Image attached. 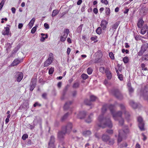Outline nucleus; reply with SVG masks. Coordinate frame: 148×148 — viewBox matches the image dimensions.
Masks as SVG:
<instances>
[{
	"mask_svg": "<svg viewBox=\"0 0 148 148\" xmlns=\"http://www.w3.org/2000/svg\"><path fill=\"white\" fill-rule=\"evenodd\" d=\"M119 106L121 111L116 112L114 109V105H110L109 106L107 104L104 105L102 108V113H104L106 112L107 108H109L114 119L115 121H118V117H121L123 111L125 115V118L128 120L130 115L129 112L125 110V106L122 104H120Z\"/></svg>",
	"mask_w": 148,
	"mask_h": 148,
	"instance_id": "nucleus-1",
	"label": "nucleus"
},
{
	"mask_svg": "<svg viewBox=\"0 0 148 148\" xmlns=\"http://www.w3.org/2000/svg\"><path fill=\"white\" fill-rule=\"evenodd\" d=\"M99 122L97 125L98 127L102 128H105L107 126L111 128L112 126V123L109 118H104L103 114L100 115L98 119Z\"/></svg>",
	"mask_w": 148,
	"mask_h": 148,
	"instance_id": "nucleus-2",
	"label": "nucleus"
},
{
	"mask_svg": "<svg viewBox=\"0 0 148 148\" xmlns=\"http://www.w3.org/2000/svg\"><path fill=\"white\" fill-rule=\"evenodd\" d=\"M72 127V124L71 123H68L65 127H62V131L59 132L58 137L60 139L63 138L66 133H69L71 131Z\"/></svg>",
	"mask_w": 148,
	"mask_h": 148,
	"instance_id": "nucleus-3",
	"label": "nucleus"
},
{
	"mask_svg": "<svg viewBox=\"0 0 148 148\" xmlns=\"http://www.w3.org/2000/svg\"><path fill=\"white\" fill-rule=\"evenodd\" d=\"M129 133V130L127 126H125L123 130H119L118 138V143L121 142L123 139L125 138L127 135Z\"/></svg>",
	"mask_w": 148,
	"mask_h": 148,
	"instance_id": "nucleus-4",
	"label": "nucleus"
},
{
	"mask_svg": "<svg viewBox=\"0 0 148 148\" xmlns=\"http://www.w3.org/2000/svg\"><path fill=\"white\" fill-rule=\"evenodd\" d=\"M14 78L18 82H20L23 77V74L21 72H17L14 73Z\"/></svg>",
	"mask_w": 148,
	"mask_h": 148,
	"instance_id": "nucleus-5",
	"label": "nucleus"
},
{
	"mask_svg": "<svg viewBox=\"0 0 148 148\" xmlns=\"http://www.w3.org/2000/svg\"><path fill=\"white\" fill-rule=\"evenodd\" d=\"M137 121L138 123V127L141 131L144 130V123L143 120L141 116H139L137 118Z\"/></svg>",
	"mask_w": 148,
	"mask_h": 148,
	"instance_id": "nucleus-6",
	"label": "nucleus"
},
{
	"mask_svg": "<svg viewBox=\"0 0 148 148\" xmlns=\"http://www.w3.org/2000/svg\"><path fill=\"white\" fill-rule=\"evenodd\" d=\"M69 33V30L68 29H66L64 30V32L62 34L60 38V40L62 42H64L66 40L68 35Z\"/></svg>",
	"mask_w": 148,
	"mask_h": 148,
	"instance_id": "nucleus-7",
	"label": "nucleus"
},
{
	"mask_svg": "<svg viewBox=\"0 0 148 148\" xmlns=\"http://www.w3.org/2000/svg\"><path fill=\"white\" fill-rule=\"evenodd\" d=\"M112 93L118 99H123L122 95L119 90H114Z\"/></svg>",
	"mask_w": 148,
	"mask_h": 148,
	"instance_id": "nucleus-8",
	"label": "nucleus"
},
{
	"mask_svg": "<svg viewBox=\"0 0 148 148\" xmlns=\"http://www.w3.org/2000/svg\"><path fill=\"white\" fill-rule=\"evenodd\" d=\"M36 79H32L30 85L29 90L31 91H32L35 87Z\"/></svg>",
	"mask_w": 148,
	"mask_h": 148,
	"instance_id": "nucleus-9",
	"label": "nucleus"
},
{
	"mask_svg": "<svg viewBox=\"0 0 148 148\" xmlns=\"http://www.w3.org/2000/svg\"><path fill=\"white\" fill-rule=\"evenodd\" d=\"M86 114V113L85 111H81L77 114V117L79 119H82L84 118Z\"/></svg>",
	"mask_w": 148,
	"mask_h": 148,
	"instance_id": "nucleus-10",
	"label": "nucleus"
},
{
	"mask_svg": "<svg viewBox=\"0 0 148 148\" xmlns=\"http://www.w3.org/2000/svg\"><path fill=\"white\" fill-rule=\"evenodd\" d=\"M108 24V22L105 20H103L101 21L100 25L103 30L106 28Z\"/></svg>",
	"mask_w": 148,
	"mask_h": 148,
	"instance_id": "nucleus-11",
	"label": "nucleus"
},
{
	"mask_svg": "<svg viewBox=\"0 0 148 148\" xmlns=\"http://www.w3.org/2000/svg\"><path fill=\"white\" fill-rule=\"evenodd\" d=\"M105 73L108 79H111L112 77V74L108 70V68L106 69Z\"/></svg>",
	"mask_w": 148,
	"mask_h": 148,
	"instance_id": "nucleus-12",
	"label": "nucleus"
},
{
	"mask_svg": "<svg viewBox=\"0 0 148 148\" xmlns=\"http://www.w3.org/2000/svg\"><path fill=\"white\" fill-rule=\"evenodd\" d=\"M110 137L105 134L103 135L101 138L102 140L105 142H108L109 140Z\"/></svg>",
	"mask_w": 148,
	"mask_h": 148,
	"instance_id": "nucleus-13",
	"label": "nucleus"
},
{
	"mask_svg": "<svg viewBox=\"0 0 148 148\" xmlns=\"http://www.w3.org/2000/svg\"><path fill=\"white\" fill-rule=\"evenodd\" d=\"M22 60H19L18 59H16L12 63L11 65L12 66H16L21 62Z\"/></svg>",
	"mask_w": 148,
	"mask_h": 148,
	"instance_id": "nucleus-14",
	"label": "nucleus"
},
{
	"mask_svg": "<svg viewBox=\"0 0 148 148\" xmlns=\"http://www.w3.org/2000/svg\"><path fill=\"white\" fill-rule=\"evenodd\" d=\"M93 116V114L92 113L90 114L88 117L86 119V122L87 123H91L92 121Z\"/></svg>",
	"mask_w": 148,
	"mask_h": 148,
	"instance_id": "nucleus-15",
	"label": "nucleus"
},
{
	"mask_svg": "<svg viewBox=\"0 0 148 148\" xmlns=\"http://www.w3.org/2000/svg\"><path fill=\"white\" fill-rule=\"evenodd\" d=\"M4 29L5 30L2 32V34L4 35H8L10 31L9 28L8 27H5Z\"/></svg>",
	"mask_w": 148,
	"mask_h": 148,
	"instance_id": "nucleus-16",
	"label": "nucleus"
},
{
	"mask_svg": "<svg viewBox=\"0 0 148 148\" xmlns=\"http://www.w3.org/2000/svg\"><path fill=\"white\" fill-rule=\"evenodd\" d=\"M144 21L142 19H140L137 23V26L138 28H141L143 25Z\"/></svg>",
	"mask_w": 148,
	"mask_h": 148,
	"instance_id": "nucleus-17",
	"label": "nucleus"
},
{
	"mask_svg": "<svg viewBox=\"0 0 148 148\" xmlns=\"http://www.w3.org/2000/svg\"><path fill=\"white\" fill-rule=\"evenodd\" d=\"M53 61L47 59L44 62V66L46 67L50 65L52 62Z\"/></svg>",
	"mask_w": 148,
	"mask_h": 148,
	"instance_id": "nucleus-18",
	"label": "nucleus"
},
{
	"mask_svg": "<svg viewBox=\"0 0 148 148\" xmlns=\"http://www.w3.org/2000/svg\"><path fill=\"white\" fill-rule=\"evenodd\" d=\"M35 21V18H33L28 24V26L29 28L30 29L32 27Z\"/></svg>",
	"mask_w": 148,
	"mask_h": 148,
	"instance_id": "nucleus-19",
	"label": "nucleus"
},
{
	"mask_svg": "<svg viewBox=\"0 0 148 148\" xmlns=\"http://www.w3.org/2000/svg\"><path fill=\"white\" fill-rule=\"evenodd\" d=\"M41 35L42 36L40 39V41L41 42H44L45 39L47 38L48 37V36L47 34L45 35L43 33H41Z\"/></svg>",
	"mask_w": 148,
	"mask_h": 148,
	"instance_id": "nucleus-20",
	"label": "nucleus"
},
{
	"mask_svg": "<svg viewBox=\"0 0 148 148\" xmlns=\"http://www.w3.org/2000/svg\"><path fill=\"white\" fill-rule=\"evenodd\" d=\"M130 104L134 108H136L137 106V104L132 100L130 101Z\"/></svg>",
	"mask_w": 148,
	"mask_h": 148,
	"instance_id": "nucleus-21",
	"label": "nucleus"
},
{
	"mask_svg": "<svg viewBox=\"0 0 148 148\" xmlns=\"http://www.w3.org/2000/svg\"><path fill=\"white\" fill-rule=\"evenodd\" d=\"M91 134V132L89 130L84 131L82 133L83 135L85 136H88L90 135Z\"/></svg>",
	"mask_w": 148,
	"mask_h": 148,
	"instance_id": "nucleus-22",
	"label": "nucleus"
},
{
	"mask_svg": "<svg viewBox=\"0 0 148 148\" xmlns=\"http://www.w3.org/2000/svg\"><path fill=\"white\" fill-rule=\"evenodd\" d=\"M54 136H52L50 137V139L49 142V145H54Z\"/></svg>",
	"mask_w": 148,
	"mask_h": 148,
	"instance_id": "nucleus-23",
	"label": "nucleus"
},
{
	"mask_svg": "<svg viewBox=\"0 0 148 148\" xmlns=\"http://www.w3.org/2000/svg\"><path fill=\"white\" fill-rule=\"evenodd\" d=\"M71 103L72 102L71 101H69L66 103L64 106V109H67L69 107V105L71 104Z\"/></svg>",
	"mask_w": 148,
	"mask_h": 148,
	"instance_id": "nucleus-24",
	"label": "nucleus"
},
{
	"mask_svg": "<svg viewBox=\"0 0 148 148\" xmlns=\"http://www.w3.org/2000/svg\"><path fill=\"white\" fill-rule=\"evenodd\" d=\"M107 143L110 145H112L114 143V140L113 139H110L109 137V140Z\"/></svg>",
	"mask_w": 148,
	"mask_h": 148,
	"instance_id": "nucleus-25",
	"label": "nucleus"
},
{
	"mask_svg": "<svg viewBox=\"0 0 148 148\" xmlns=\"http://www.w3.org/2000/svg\"><path fill=\"white\" fill-rule=\"evenodd\" d=\"M96 32L98 34H100L102 32L101 27H98L96 30Z\"/></svg>",
	"mask_w": 148,
	"mask_h": 148,
	"instance_id": "nucleus-26",
	"label": "nucleus"
},
{
	"mask_svg": "<svg viewBox=\"0 0 148 148\" xmlns=\"http://www.w3.org/2000/svg\"><path fill=\"white\" fill-rule=\"evenodd\" d=\"M118 24L117 23H115L112 26V28L113 31H115L116 29L118 26Z\"/></svg>",
	"mask_w": 148,
	"mask_h": 148,
	"instance_id": "nucleus-27",
	"label": "nucleus"
},
{
	"mask_svg": "<svg viewBox=\"0 0 148 148\" xmlns=\"http://www.w3.org/2000/svg\"><path fill=\"white\" fill-rule=\"evenodd\" d=\"M58 13L59 12L58 10H54L53 11L52 16L53 17L58 14Z\"/></svg>",
	"mask_w": 148,
	"mask_h": 148,
	"instance_id": "nucleus-28",
	"label": "nucleus"
},
{
	"mask_svg": "<svg viewBox=\"0 0 148 148\" xmlns=\"http://www.w3.org/2000/svg\"><path fill=\"white\" fill-rule=\"evenodd\" d=\"M33 125H31L29 124H28L27 125L28 127L30 129H32L35 126V125L34 124V121H33Z\"/></svg>",
	"mask_w": 148,
	"mask_h": 148,
	"instance_id": "nucleus-29",
	"label": "nucleus"
},
{
	"mask_svg": "<svg viewBox=\"0 0 148 148\" xmlns=\"http://www.w3.org/2000/svg\"><path fill=\"white\" fill-rule=\"evenodd\" d=\"M147 47L146 45H144L142 46L141 49L140 50L141 51H142L144 53L145 52V51L147 49Z\"/></svg>",
	"mask_w": 148,
	"mask_h": 148,
	"instance_id": "nucleus-30",
	"label": "nucleus"
},
{
	"mask_svg": "<svg viewBox=\"0 0 148 148\" xmlns=\"http://www.w3.org/2000/svg\"><path fill=\"white\" fill-rule=\"evenodd\" d=\"M83 26V25H81L78 27L77 29V32L78 33H80L81 32Z\"/></svg>",
	"mask_w": 148,
	"mask_h": 148,
	"instance_id": "nucleus-31",
	"label": "nucleus"
},
{
	"mask_svg": "<svg viewBox=\"0 0 148 148\" xmlns=\"http://www.w3.org/2000/svg\"><path fill=\"white\" fill-rule=\"evenodd\" d=\"M105 68L104 67L101 66L99 68V71L100 72L104 73L105 72Z\"/></svg>",
	"mask_w": 148,
	"mask_h": 148,
	"instance_id": "nucleus-32",
	"label": "nucleus"
},
{
	"mask_svg": "<svg viewBox=\"0 0 148 148\" xmlns=\"http://www.w3.org/2000/svg\"><path fill=\"white\" fill-rule=\"evenodd\" d=\"M142 60H148V54L144 55L143 56L142 58Z\"/></svg>",
	"mask_w": 148,
	"mask_h": 148,
	"instance_id": "nucleus-33",
	"label": "nucleus"
},
{
	"mask_svg": "<svg viewBox=\"0 0 148 148\" xmlns=\"http://www.w3.org/2000/svg\"><path fill=\"white\" fill-rule=\"evenodd\" d=\"M129 59L128 57H125L123 58V61L124 63H127L128 62Z\"/></svg>",
	"mask_w": 148,
	"mask_h": 148,
	"instance_id": "nucleus-34",
	"label": "nucleus"
},
{
	"mask_svg": "<svg viewBox=\"0 0 148 148\" xmlns=\"http://www.w3.org/2000/svg\"><path fill=\"white\" fill-rule=\"evenodd\" d=\"M110 9L109 8H106L105 9V13L106 15H109L110 14Z\"/></svg>",
	"mask_w": 148,
	"mask_h": 148,
	"instance_id": "nucleus-35",
	"label": "nucleus"
},
{
	"mask_svg": "<svg viewBox=\"0 0 148 148\" xmlns=\"http://www.w3.org/2000/svg\"><path fill=\"white\" fill-rule=\"evenodd\" d=\"M81 77L84 79H86L87 78L88 76L86 74H83L82 75Z\"/></svg>",
	"mask_w": 148,
	"mask_h": 148,
	"instance_id": "nucleus-36",
	"label": "nucleus"
},
{
	"mask_svg": "<svg viewBox=\"0 0 148 148\" xmlns=\"http://www.w3.org/2000/svg\"><path fill=\"white\" fill-rule=\"evenodd\" d=\"M48 59L52 61L53 60V55L52 53H50L49 55Z\"/></svg>",
	"mask_w": 148,
	"mask_h": 148,
	"instance_id": "nucleus-37",
	"label": "nucleus"
},
{
	"mask_svg": "<svg viewBox=\"0 0 148 148\" xmlns=\"http://www.w3.org/2000/svg\"><path fill=\"white\" fill-rule=\"evenodd\" d=\"M37 27L38 26H35L34 27L31 29V33L32 34H34L36 31Z\"/></svg>",
	"mask_w": 148,
	"mask_h": 148,
	"instance_id": "nucleus-38",
	"label": "nucleus"
},
{
	"mask_svg": "<svg viewBox=\"0 0 148 148\" xmlns=\"http://www.w3.org/2000/svg\"><path fill=\"white\" fill-rule=\"evenodd\" d=\"M92 69L91 68H88L87 69V73L89 75H90L92 74Z\"/></svg>",
	"mask_w": 148,
	"mask_h": 148,
	"instance_id": "nucleus-39",
	"label": "nucleus"
},
{
	"mask_svg": "<svg viewBox=\"0 0 148 148\" xmlns=\"http://www.w3.org/2000/svg\"><path fill=\"white\" fill-rule=\"evenodd\" d=\"M90 100L91 101H94L97 98L94 95H91L90 97Z\"/></svg>",
	"mask_w": 148,
	"mask_h": 148,
	"instance_id": "nucleus-40",
	"label": "nucleus"
},
{
	"mask_svg": "<svg viewBox=\"0 0 148 148\" xmlns=\"http://www.w3.org/2000/svg\"><path fill=\"white\" fill-rule=\"evenodd\" d=\"M69 115V113H67L64 115L61 118V120L63 121L66 119Z\"/></svg>",
	"mask_w": 148,
	"mask_h": 148,
	"instance_id": "nucleus-41",
	"label": "nucleus"
},
{
	"mask_svg": "<svg viewBox=\"0 0 148 148\" xmlns=\"http://www.w3.org/2000/svg\"><path fill=\"white\" fill-rule=\"evenodd\" d=\"M5 3V1L2 0L1 1L0 3V11L1 10L3 5Z\"/></svg>",
	"mask_w": 148,
	"mask_h": 148,
	"instance_id": "nucleus-42",
	"label": "nucleus"
},
{
	"mask_svg": "<svg viewBox=\"0 0 148 148\" xmlns=\"http://www.w3.org/2000/svg\"><path fill=\"white\" fill-rule=\"evenodd\" d=\"M54 71V68H51L49 69V73L50 75L52 74Z\"/></svg>",
	"mask_w": 148,
	"mask_h": 148,
	"instance_id": "nucleus-43",
	"label": "nucleus"
},
{
	"mask_svg": "<svg viewBox=\"0 0 148 148\" xmlns=\"http://www.w3.org/2000/svg\"><path fill=\"white\" fill-rule=\"evenodd\" d=\"M109 56L110 58L112 60L114 59V56L113 53L112 52H110L109 53Z\"/></svg>",
	"mask_w": 148,
	"mask_h": 148,
	"instance_id": "nucleus-44",
	"label": "nucleus"
},
{
	"mask_svg": "<svg viewBox=\"0 0 148 148\" xmlns=\"http://www.w3.org/2000/svg\"><path fill=\"white\" fill-rule=\"evenodd\" d=\"M119 123L120 125H122L124 123V120L122 118H121V119L119 120Z\"/></svg>",
	"mask_w": 148,
	"mask_h": 148,
	"instance_id": "nucleus-45",
	"label": "nucleus"
},
{
	"mask_svg": "<svg viewBox=\"0 0 148 148\" xmlns=\"http://www.w3.org/2000/svg\"><path fill=\"white\" fill-rule=\"evenodd\" d=\"M28 137V136L27 134H25L24 135H23L22 136V139L25 140L26 138H27Z\"/></svg>",
	"mask_w": 148,
	"mask_h": 148,
	"instance_id": "nucleus-46",
	"label": "nucleus"
},
{
	"mask_svg": "<svg viewBox=\"0 0 148 148\" xmlns=\"http://www.w3.org/2000/svg\"><path fill=\"white\" fill-rule=\"evenodd\" d=\"M141 38L142 37L140 36L139 35H137L135 37V39L137 40H140L141 39Z\"/></svg>",
	"mask_w": 148,
	"mask_h": 148,
	"instance_id": "nucleus-47",
	"label": "nucleus"
},
{
	"mask_svg": "<svg viewBox=\"0 0 148 148\" xmlns=\"http://www.w3.org/2000/svg\"><path fill=\"white\" fill-rule=\"evenodd\" d=\"M128 89L130 94L131 93H132L134 92V89L132 87H129Z\"/></svg>",
	"mask_w": 148,
	"mask_h": 148,
	"instance_id": "nucleus-48",
	"label": "nucleus"
},
{
	"mask_svg": "<svg viewBox=\"0 0 148 148\" xmlns=\"http://www.w3.org/2000/svg\"><path fill=\"white\" fill-rule=\"evenodd\" d=\"M79 85L78 83H75L73 85V87L74 88H77L79 87Z\"/></svg>",
	"mask_w": 148,
	"mask_h": 148,
	"instance_id": "nucleus-49",
	"label": "nucleus"
},
{
	"mask_svg": "<svg viewBox=\"0 0 148 148\" xmlns=\"http://www.w3.org/2000/svg\"><path fill=\"white\" fill-rule=\"evenodd\" d=\"M24 108H28V104L27 102H25L23 103V106Z\"/></svg>",
	"mask_w": 148,
	"mask_h": 148,
	"instance_id": "nucleus-50",
	"label": "nucleus"
},
{
	"mask_svg": "<svg viewBox=\"0 0 148 148\" xmlns=\"http://www.w3.org/2000/svg\"><path fill=\"white\" fill-rule=\"evenodd\" d=\"M44 26L46 29H48L49 28V24H47V23H45L44 24Z\"/></svg>",
	"mask_w": 148,
	"mask_h": 148,
	"instance_id": "nucleus-51",
	"label": "nucleus"
},
{
	"mask_svg": "<svg viewBox=\"0 0 148 148\" xmlns=\"http://www.w3.org/2000/svg\"><path fill=\"white\" fill-rule=\"evenodd\" d=\"M85 103L87 105H90L91 104V102L88 100H85Z\"/></svg>",
	"mask_w": 148,
	"mask_h": 148,
	"instance_id": "nucleus-52",
	"label": "nucleus"
},
{
	"mask_svg": "<svg viewBox=\"0 0 148 148\" xmlns=\"http://www.w3.org/2000/svg\"><path fill=\"white\" fill-rule=\"evenodd\" d=\"M101 2L106 5H107L108 3L107 0H101Z\"/></svg>",
	"mask_w": 148,
	"mask_h": 148,
	"instance_id": "nucleus-53",
	"label": "nucleus"
},
{
	"mask_svg": "<svg viewBox=\"0 0 148 148\" xmlns=\"http://www.w3.org/2000/svg\"><path fill=\"white\" fill-rule=\"evenodd\" d=\"M127 146V145L126 143H125L121 145H120V148H122L123 147H125Z\"/></svg>",
	"mask_w": 148,
	"mask_h": 148,
	"instance_id": "nucleus-54",
	"label": "nucleus"
},
{
	"mask_svg": "<svg viewBox=\"0 0 148 148\" xmlns=\"http://www.w3.org/2000/svg\"><path fill=\"white\" fill-rule=\"evenodd\" d=\"M106 132L109 134H112L113 133V131L112 130H108Z\"/></svg>",
	"mask_w": 148,
	"mask_h": 148,
	"instance_id": "nucleus-55",
	"label": "nucleus"
},
{
	"mask_svg": "<svg viewBox=\"0 0 148 148\" xmlns=\"http://www.w3.org/2000/svg\"><path fill=\"white\" fill-rule=\"evenodd\" d=\"M141 33L143 35L146 32V31L144 30L143 29H141Z\"/></svg>",
	"mask_w": 148,
	"mask_h": 148,
	"instance_id": "nucleus-56",
	"label": "nucleus"
},
{
	"mask_svg": "<svg viewBox=\"0 0 148 148\" xmlns=\"http://www.w3.org/2000/svg\"><path fill=\"white\" fill-rule=\"evenodd\" d=\"M118 78L120 80H123V77L122 75H118Z\"/></svg>",
	"mask_w": 148,
	"mask_h": 148,
	"instance_id": "nucleus-57",
	"label": "nucleus"
},
{
	"mask_svg": "<svg viewBox=\"0 0 148 148\" xmlns=\"http://www.w3.org/2000/svg\"><path fill=\"white\" fill-rule=\"evenodd\" d=\"M144 52L141 51L140 50L139 52L138 53V55L139 56H141L143 55Z\"/></svg>",
	"mask_w": 148,
	"mask_h": 148,
	"instance_id": "nucleus-58",
	"label": "nucleus"
},
{
	"mask_svg": "<svg viewBox=\"0 0 148 148\" xmlns=\"http://www.w3.org/2000/svg\"><path fill=\"white\" fill-rule=\"evenodd\" d=\"M16 9L14 7L12 8H11V10L12 11V12L13 14L15 13V12H16Z\"/></svg>",
	"mask_w": 148,
	"mask_h": 148,
	"instance_id": "nucleus-59",
	"label": "nucleus"
},
{
	"mask_svg": "<svg viewBox=\"0 0 148 148\" xmlns=\"http://www.w3.org/2000/svg\"><path fill=\"white\" fill-rule=\"evenodd\" d=\"M93 11L95 14H97L98 13V10L97 8H94Z\"/></svg>",
	"mask_w": 148,
	"mask_h": 148,
	"instance_id": "nucleus-60",
	"label": "nucleus"
},
{
	"mask_svg": "<svg viewBox=\"0 0 148 148\" xmlns=\"http://www.w3.org/2000/svg\"><path fill=\"white\" fill-rule=\"evenodd\" d=\"M23 26V24L22 23H19L18 25V28L19 29H21Z\"/></svg>",
	"mask_w": 148,
	"mask_h": 148,
	"instance_id": "nucleus-61",
	"label": "nucleus"
},
{
	"mask_svg": "<svg viewBox=\"0 0 148 148\" xmlns=\"http://www.w3.org/2000/svg\"><path fill=\"white\" fill-rule=\"evenodd\" d=\"M71 51V49L69 48L68 47L67 49V53L68 55H69L70 53V52Z\"/></svg>",
	"mask_w": 148,
	"mask_h": 148,
	"instance_id": "nucleus-62",
	"label": "nucleus"
},
{
	"mask_svg": "<svg viewBox=\"0 0 148 148\" xmlns=\"http://www.w3.org/2000/svg\"><path fill=\"white\" fill-rule=\"evenodd\" d=\"M136 148H140V145L138 143H137L136 144Z\"/></svg>",
	"mask_w": 148,
	"mask_h": 148,
	"instance_id": "nucleus-63",
	"label": "nucleus"
},
{
	"mask_svg": "<svg viewBox=\"0 0 148 148\" xmlns=\"http://www.w3.org/2000/svg\"><path fill=\"white\" fill-rule=\"evenodd\" d=\"M49 148H54V145H49Z\"/></svg>",
	"mask_w": 148,
	"mask_h": 148,
	"instance_id": "nucleus-64",
	"label": "nucleus"
}]
</instances>
